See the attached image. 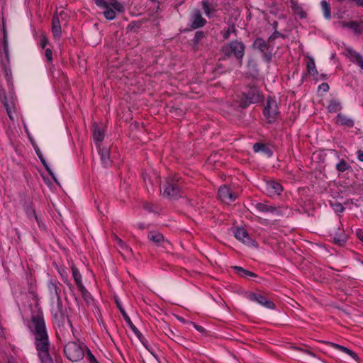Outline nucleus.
Returning a JSON list of instances; mask_svg holds the SVG:
<instances>
[{"mask_svg": "<svg viewBox=\"0 0 363 363\" xmlns=\"http://www.w3.org/2000/svg\"><path fill=\"white\" fill-rule=\"evenodd\" d=\"M53 321L57 327V334L61 341L67 342L73 335L71 321L67 318V309L63 306L60 295L56 298V307L52 311Z\"/></svg>", "mask_w": 363, "mask_h": 363, "instance_id": "1", "label": "nucleus"}, {"mask_svg": "<svg viewBox=\"0 0 363 363\" xmlns=\"http://www.w3.org/2000/svg\"><path fill=\"white\" fill-rule=\"evenodd\" d=\"M245 44L238 40H233L229 43L225 44L221 48V52L224 58H230L234 57L240 67L242 64V60L245 55Z\"/></svg>", "mask_w": 363, "mask_h": 363, "instance_id": "2", "label": "nucleus"}, {"mask_svg": "<svg viewBox=\"0 0 363 363\" xmlns=\"http://www.w3.org/2000/svg\"><path fill=\"white\" fill-rule=\"evenodd\" d=\"M86 345L79 341H68L64 346V353L66 357L72 362H79L84 357Z\"/></svg>", "mask_w": 363, "mask_h": 363, "instance_id": "3", "label": "nucleus"}, {"mask_svg": "<svg viewBox=\"0 0 363 363\" xmlns=\"http://www.w3.org/2000/svg\"><path fill=\"white\" fill-rule=\"evenodd\" d=\"M35 340L41 363H52V358L50 353V344L48 333L35 337Z\"/></svg>", "mask_w": 363, "mask_h": 363, "instance_id": "4", "label": "nucleus"}, {"mask_svg": "<svg viewBox=\"0 0 363 363\" xmlns=\"http://www.w3.org/2000/svg\"><path fill=\"white\" fill-rule=\"evenodd\" d=\"M28 327L35 337L48 333L43 314L41 311L38 310L35 313H32Z\"/></svg>", "mask_w": 363, "mask_h": 363, "instance_id": "5", "label": "nucleus"}, {"mask_svg": "<svg viewBox=\"0 0 363 363\" xmlns=\"http://www.w3.org/2000/svg\"><path fill=\"white\" fill-rule=\"evenodd\" d=\"M243 98L240 100V106L246 108L251 104H256L262 101V95L255 86H247L242 93Z\"/></svg>", "mask_w": 363, "mask_h": 363, "instance_id": "6", "label": "nucleus"}, {"mask_svg": "<svg viewBox=\"0 0 363 363\" xmlns=\"http://www.w3.org/2000/svg\"><path fill=\"white\" fill-rule=\"evenodd\" d=\"M181 187L178 180L168 177L163 186V196L169 199H177L180 196Z\"/></svg>", "mask_w": 363, "mask_h": 363, "instance_id": "7", "label": "nucleus"}, {"mask_svg": "<svg viewBox=\"0 0 363 363\" xmlns=\"http://www.w3.org/2000/svg\"><path fill=\"white\" fill-rule=\"evenodd\" d=\"M279 108L277 101L271 97L267 99V104L264 108V115L269 123L274 122L279 114Z\"/></svg>", "mask_w": 363, "mask_h": 363, "instance_id": "8", "label": "nucleus"}, {"mask_svg": "<svg viewBox=\"0 0 363 363\" xmlns=\"http://www.w3.org/2000/svg\"><path fill=\"white\" fill-rule=\"evenodd\" d=\"M252 205L254 206L257 211L261 213H269L274 216H280L281 214L279 208L269 205V202H256L255 203H252Z\"/></svg>", "mask_w": 363, "mask_h": 363, "instance_id": "9", "label": "nucleus"}, {"mask_svg": "<svg viewBox=\"0 0 363 363\" xmlns=\"http://www.w3.org/2000/svg\"><path fill=\"white\" fill-rule=\"evenodd\" d=\"M190 27L191 30H195L203 27L206 23V20L203 18L201 12L195 9L190 15Z\"/></svg>", "mask_w": 363, "mask_h": 363, "instance_id": "10", "label": "nucleus"}, {"mask_svg": "<svg viewBox=\"0 0 363 363\" xmlns=\"http://www.w3.org/2000/svg\"><path fill=\"white\" fill-rule=\"evenodd\" d=\"M218 196L223 202L226 203L234 201L237 198V196L226 185L221 186L219 188Z\"/></svg>", "mask_w": 363, "mask_h": 363, "instance_id": "11", "label": "nucleus"}, {"mask_svg": "<svg viewBox=\"0 0 363 363\" xmlns=\"http://www.w3.org/2000/svg\"><path fill=\"white\" fill-rule=\"evenodd\" d=\"M283 191L282 186L277 182L271 180L266 182L265 191L269 196L279 195Z\"/></svg>", "mask_w": 363, "mask_h": 363, "instance_id": "12", "label": "nucleus"}, {"mask_svg": "<svg viewBox=\"0 0 363 363\" xmlns=\"http://www.w3.org/2000/svg\"><path fill=\"white\" fill-rule=\"evenodd\" d=\"M147 238L150 241L153 242L158 246L166 247L167 245H169V242L164 239L163 235L157 231L149 232Z\"/></svg>", "mask_w": 363, "mask_h": 363, "instance_id": "13", "label": "nucleus"}, {"mask_svg": "<svg viewBox=\"0 0 363 363\" xmlns=\"http://www.w3.org/2000/svg\"><path fill=\"white\" fill-rule=\"evenodd\" d=\"M235 237L247 245H253L255 241L250 238L248 232L244 228H238L235 231Z\"/></svg>", "mask_w": 363, "mask_h": 363, "instance_id": "14", "label": "nucleus"}, {"mask_svg": "<svg viewBox=\"0 0 363 363\" xmlns=\"http://www.w3.org/2000/svg\"><path fill=\"white\" fill-rule=\"evenodd\" d=\"M249 298L252 301H257L267 308L274 309L275 308V304L267 299V298L263 295L252 293L250 294Z\"/></svg>", "mask_w": 363, "mask_h": 363, "instance_id": "15", "label": "nucleus"}, {"mask_svg": "<svg viewBox=\"0 0 363 363\" xmlns=\"http://www.w3.org/2000/svg\"><path fill=\"white\" fill-rule=\"evenodd\" d=\"M116 302L117 306H118L120 312L121 313L124 320H125V322L127 323L128 326L130 328L132 331L135 333V335H139L138 334L139 333V330L133 323V322L131 321L130 317L126 313L125 309L122 307V305L120 303V302L117 299L116 300Z\"/></svg>", "mask_w": 363, "mask_h": 363, "instance_id": "16", "label": "nucleus"}, {"mask_svg": "<svg viewBox=\"0 0 363 363\" xmlns=\"http://www.w3.org/2000/svg\"><path fill=\"white\" fill-rule=\"evenodd\" d=\"M336 123L349 128H352L354 125V121L343 113L337 114Z\"/></svg>", "mask_w": 363, "mask_h": 363, "instance_id": "17", "label": "nucleus"}, {"mask_svg": "<svg viewBox=\"0 0 363 363\" xmlns=\"http://www.w3.org/2000/svg\"><path fill=\"white\" fill-rule=\"evenodd\" d=\"M325 344L331 346L332 347L338 350L341 352H343L347 354H349L351 357H352L356 361H359V357L357 354L352 351L351 350L348 349L347 347H345L342 345H338L337 343L331 342H324Z\"/></svg>", "mask_w": 363, "mask_h": 363, "instance_id": "18", "label": "nucleus"}, {"mask_svg": "<svg viewBox=\"0 0 363 363\" xmlns=\"http://www.w3.org/2000/svg\"><path fill=\"white\" fill-rule=\"evenodd\" d=\"M52 31L55 38H59L61 35V26L59 17L55 14L52 21Z\"/></svg>", "mask_w": 363, "mask_h": 363, "instance_id": "19", "label": "nucleus"}, {"mask_svg": "<svg viewBox=\"0 0 363 363\" xmlns=\"http://www.w3.org/2000/svg\"><path fill=\"white\" fill-rule=\"evenodd\" d=\"M99 155L101 157V161L104 167H109L112 161L110 158V152L109 150L106 148H99Z\"/></svg>", "mask_w": 363, "mask_h": 363, "instance_id": "20", "label": "nucleus"}, {"mask_svg": "<svg viewBox=\"0 0 363 363\" xmlns=\"http://www.w3.org/2000/svg\"><path fill=\"white\" fill-rule=\"evenodd\" d=\"M252 47L254 50H257L260 52L269 49V45H268L266 41L262 38H257L255 39Z\"/></svg>", "mask_w": 363, "mask_h": 363, "instance_id": "21", "label": "nucleus"}, {"mask_svg": "<svg viewBox=\"0 0 363 363\" xmlns=\"http://www.w3.org/2000/svg\"><path fill=\"white\" fill-rule=\"evenodd\" d=\"M232 268L235 271V272L241 277L244 278H250V277H257V274L247 270L239 266H234Z\"/></svg>", "mask_w": 363, "mask_h": 363, "instance_id": "22", "label": "nucleus"}, {"mask_svg": "<svg viewBox=\"0 0 363 363\" xmlns=\"http://www.w3.org/2000/svg\"><path fill=\"white\" fill-rule=\"evenodd\" d=\"M327 109L330 113H337L342 109L341 103L337 99H332L330 101Z\"/></svg>", "mask_w": 363, "mask_h": 363, "instance_id": "23", "label": "nucleus"}, {"mask_svg": "<svg viewBox=\"0 0 363 363\" xmlns=\"http://www.w3.org/2000/svg\"><path fill=\"white\" fill-rule=\"evenodd\" d=\"M104 132L94 123L93 125V138L96 143H100L104 140Z\"/></svg>", "mask_w": 363, "mask_h": 363, "instance_id": "24", "label": "nucleus"}, {"mask_svg": "<svg viewBox=\"0 0 363 363\" xmlns=\"http://www.w3.org/2000/svg\"><path fill=\"white\" fill-rule=\"evenodd\" d=\"M351 60L356 63L362 69H363V57L355 51H350Z\"/></svg>", "mask_w": 363, "mask_h": 363, "instance_id": "25", "label": "nucleus"}, {"mask_svg": "<svg viewBox=\"0 0 363 363\" xmlns=\"http://www.w3.org/2000/svg\"><path fill=\"white\" fill-rule=\"evenodd\" d=\"M339 232L334 234L333 240L335 243L342 245L347 240V237L343 231L338 229Z\"/></svg>", "mask_w": 363, "mask_h": 363, "instance_id": "26", "label": "nucleus"}, {"mask_svg": "<svg viewBox=\"0 0 363 363\" xmlns=\"http://www.w3.org/2000/svg\"><path fill=\"white\" fill-rule=\"evenodd\" d=\"M321 8L325 18L330 19L331 18L330 6L325 0L320 2Z\"/></svg>", "mask_w": 363, "mask_h": 363, "instance_id": "27", "label": "nucleus"}, {"mask_svg": "<svg viewBox=\"0 0 363 363\" xmlns=\"http://www.w3.org/2000/svg\"><path fill=\"white\" fill-rule=\"evenodd\" d=\"M110 7L119 13H123L125 10L123 4L117 0H110Z\"/></svg>", "mask_w": 363, "mask_h": 363, "instance_id": "28", "label": "nucleus"}, {"mask_svg": "<svg viewBox=\"0 0 363 363\" xmlns=\"http://www.w3.org/2000/svg\"><path fill=\"white\" fill-rule=\"evenodd\" d=\"M72 275H73V278L74 279V281L77 284V286H80V285H82V276L79 272V270L77 269V268L75 267V266H72Z\"/></svg>", "mask_w": 363, "mask_h": 363, "instance_id": "29", "label": "nucleus"}, {"mask_svg": "<svg viewBox=\"0 0 363 363\" xmlns=\"http://www.w3.org/2000/svg\"><path fill=\"white\" fill-rule=\"evenodd\" d=\"M205 37V33L203 31H197L195 33L194 38L192 40L193 41V46L194 49H196L199 43L201 41V40Z\"/></svg>", "mask_w": 363, "mask_h": 363, "instance_id": "30", "label": "nucleus"}, {"mask_svg": "<svg viewBox=\"0 0 363 363\" xmlns=\"http://www.w3.org/2000/svg\"><path fill=\"white\" fill-rule=\"evenodd\" d=\"M77 287L80 291L84 300L86 302V303H89L90 301L91 300V296L90 293L86 289L83 284Z\"/></svg>", "mask_w": 363, "mask_h": 363, "instance_id": "31", "label": "nucleus"}, {"mask_svg": "<svg viewBox=\"0 0 363 363\" xmlns=\"http://www.w3.org/2000/svg\"><path fill=\"white\" fill-rule=\"evenodd\" d=\"M350 167H351L350 165L345 160H341L336 164V169L339 172H344L346 170L349 169Z\"/></svg>", "mask_w": 363, "mask_h": 363, "instance_id": "32", "label": "nucleus"}, {"mask_svg": "<svg viewBox=\"0 0 363 363\" xmlns=\"http://www.w3.org/2000/svg\"><path fill=\"white\" fill-rule=\"evenodd\" d=\"M307 70L309 74L315 76L318 74L313 59H310L307 63Z\"/></svg>", "mask_w": 363, "mask_h": 363, "instance_id": "33", "label": "nucleus"}, {"mask_svg": "<svg viewBox=\"0 0 363 363\" xmlns=\"http://www.w3.org/2000/svg\"><path fill=\"white\" fill-rule=\"evenodd\" d=\"M40 160L41 163L43 164V165L44 166V167L45 168L46 171L51 176L52 179L55 181V183L57 184L58 182H57L56 177H55L53 172H52L51 169L48 166L45 159L43 157V158H40Z\"/></svg>", "mask_w": 363, "mask_h": 363, "instance_id": "34", "label": "nucleus"}, {"mask_svg": "<svg viewBox=\"0 0 363 363\" xmlns=\"http://www.w3.org/2000/svg\"><path fill=\"white\" fill-rule=\"evenodd\" d=\"M104 15L107 20H113L116 18V11L109 7L104 11Z\"/></svg>", "mask_w": 363, "mask_h": 363, "instance_id": "35", "label": "nucleus"}, {"mask_svg": "<svg viewBox=\"0 0 363 363\" xmlns=\"http://www.w3.org/2000/svg\"><path fill=\"white\" fill-rule=\"evenodd\" d=\"M95 4L104 9H107L110 7V0L106 1V0H94Z\"/></svg>", "mask_w": 363, "mask_h": 363, "instance_id": "36", "label": "nucleus"}, {"mask_svg": "<svg viewBox=\"0 0 363 363\" xmlns=\"http://www.w3.org/2000/svg\"><path fill=\"white\" fill-rule=\"evenodd\" d=\"M24 210L29 218H35L37 220V216L34 208L29 204L24 206Z\"/></svg>", "mask_w": 363, "mask_h": 363, "instance_id": "37", "label": "nucleus"}, {"mask_svg": "<svg viewBox=\"0 0 363 363\" xmlns=\"http://www.w3.org/2000/svg\"><path fill=\"white\" fill-rule=\"evenodd\" d=\"M48 288L51 294H54L55 298H57V295L60 293L59 287L54 283H50Z\"/></svg>", "mask_w": 363, "mask_h": 363, "instance_id": "38", "label": "nucleus"}, {"mask_svg": "<svg viewBox=\"0 0 363 363\" xmlns=\"http://www.w3.org/2000/svg\"><path fill=\"white\" fill-rule=\"evenodd\" d=\"M262 53L263 60L267 63L271 62V61L272 60V51L269 50V49H267V50H264V52H262Z\"/></svg>", "mask_w": 363, "mask_h": 363, "instance_id": "39", "label": "nucleus"}, {"mask_svg": "<svg viewBox=\"0 0 363 363\" xmlns=\"http://www.w3.org/2000/svg\"><path fill=\"white\" fill-rule=\"evenodd\" d=\"M163 330L167 336H168L172 340H174L176 335L168 325H164Z\"/></svg>", "mask_w": 363, "mask_h": 363, "instance_id": "40", "label": "nucleus"}, {"mask_svg": "<svg viewBox=\"0 0 363 363\" xmlns=\"http://www.w3.org/2000/svg\"><path fill=\"white\" fill-rule=\"evenodd\" d=\"M86 359L89 363H99L97 359L95 358L94 355L91 352V351L87 348L86 349Z\"/></svg>", "mask_w": 363, "mask_h": 363, "instance_id": "41", "label": "nucleus"}, {"mask_svg": "<svg viewBox=\"0 0 363 363\" xmlns=\"http://www.w3.org/2000/svg\"><path fill=\"white\" fill-rule=\"evenodd\" d=\"M247 66L250 69L253 71H257V65L255 59L250 58L248 60Z\"/></svg>", "mask_w": 363, "mask_h": 363, "instance_id": "42", "label": "nucleus"}, {"mask_svg": "<svg viewBox=\"0 0 363 363\" xmlns=\"http://www.w3.org/2000/svg\"><path fill=\"white\" fill-rule=\"evenodd\" d=\"M346 26L350 27V28L353 29L355 32L359 31V26L355 21H352V22L347 23L346 24Z\"/></svg>", "mask_w": 363, "mask_h": 363, "instance_id": "43", "label": "nucleus"}, {"mask_svg": "<svg viewBox=\"0 0 363 363\" xmlns=\"http://www.w3.org/2000/svg\"><path fill=\"white\" fill-rule=\"evenodd\" d=\"M139 335H135L139 339V340L141 342V343L145 346L146 349L149 350L148 346H147V341L145 339V337L143 335V334L139 331Z\"/></svg>", "mask_w": 363, "mask_h": 363, "instance_id": "44", "label": "nucleus"}, {"mask_svg": "<svg viewBox=\"0 0 363 363\" xmlns=\"http://www.w3.org/2000/svg\"><path fill=\"white\" fill-rule=\"evenodd\" d=\"M143 208L148 212H155L154 205L151 203L145 202L143 204Z\"/></svg>", "mask_w": 363, "mask_h": 363, "instance_id": "45", "label": "nucleus"}, {"mask_svg": "<svg viewBox=\"0 0 363 363\" xmlns=\"http://www.w3.org/2000/svg\"><path fill=\"white\" fill-rule=\"evenodd\" d=\"M265 148V145L262 143H257L253 145V150L255 152H258Z\"/></svg>", "mask_w": 363, "mask_h": 363, "instance_id": "46", "label": "nucleus"}, {"mask_svg": "<svg viewBox=\"0 0 363 363\" xmlns=\"http://www.w3.org/2000/svg\"><path fill=\"white\" fill-rule=\"evenodd\" d=\"M280 36H281V33H279V31L276 30L269 36V38L268 39V42L272 41V40L278 38Z\"/></svg>", "mask_w": 363, "mask_h": 363, "instance_id": "47", "label": "nucleus"}, {"mask_svg": "<svg viewBox=\"0 0 363 363\" xmlns=\"http://www.w3.org/2000/svg\"><path fill=\"white\" fill-rule=\"evenodd\" d=\"M143 178L144 182H145V184L146 185V188L148 189L149 186H148V184H147V182H149V184H150V186H152V181L150 179V177L147 174H143Z\"/></svg>", "mask_w": 363, "mask_h": 363, "instance_id": "48", "label": "nucleus"}, {"mask_svg": "<svg viewBox=\"0 0 363 363\" xmlns=\"http://www.w3.org/2000/svg\"><path fill=\"white\" fill-rule=\"evenodd\" d=\"M45 55L48 61L51 62L52 60V52L50 48L45 50Z\"/></svg>", "mask_w": 363, "mask_h": 363, "instance_id": "49", "label": "nucleus"}, {"mask_svg": "<svg viewBox=\"0 0 363 363\" xmlns=\"http://www.w3.org/2000/svg\"><path fill=\"white\" fill-rule=\"evenodd\" d=\"M33 147H34L35 152L36 155H38V157H39V159L43 158L44 157H43L40 148L38 147V146L37 145H33Z\"/></svg>", "mask_w": 363, "mask_h": 363, "instance_id": "50", "label": "nucleus"}, {"mask_svg": "<svg viewBox=\"0 0 363 363\" xmlns=\"http://www.w3.org/2000/svg\"><path fill=\"white\" fill-rule=\"evenodd\" d=\"M191 324H192V325L194 326V328L197 330L200 333H204L205 332V329L204 328H203L202 326L201 325H196V323H191Z\"/></svg>", "mask_w": 363, "mask_h": 363, "instance_id": "51", "label": "nucleus"}, {"mask_svg": "<svg viewBox=\"0 0 363 363\" xmlns=\"http://www.w3.org/2000/svg\"><path fill=\"white\" fill-rule=\"evenodd\" d=\"M116 240H117V242H118V244L119 245V246H121L122 248L125 247L126 250H131L130 248H129L128 247H127L125 243L123 242V241L118 238H116Z\"/></svg>", "mask_w": 363, "mask_h": 363, "instance_id": "52", "label": "nucleus"}, {"mask_svg": "<svg viewBox=\"0 0 363 363\" xmlns=\"http://www.w3.org/2000/svg\"><path fill=\"white\" fill-rule=\"evenodd\" d=\"M344 210H345V208L343 207V206L342 204L338 203L336 205V208H335L336 212L342 213V212H343Z\"/></svg>", "mask_w": 363, "mask_h": 363, "instance_id": "53", "label": "nucleus"}, {"mask_svg": "<svg viewBox=\"0 0 363 363\" xmlns=\"http://www.w3.org/2000/svg\"><path fill=\"white\" fill-rule=\"evenodd\" d=\"M230 33H231V30L230 28H228L227 30H225L223 34V37L224 39H228L230 37Z\"/></svg>", "mask_w": 363, "mask_h": 363, "instance_id": "54", "label": "nucleus"}, {"mask_svg": "<svg viewBox=\"0 0 363 363\" xmlns=\"http://www.w3.org/2000/svg\"><path fill=\"white\" fill-rule=\"evenodd\" d=\"M356 234L357 238L363 242V231L358 230Z\"/></svg>", "mask_w": 363, "mask_h": 363, "instance_id": "55", "label": "nucleus"}, {"mask_svg": "<svg viewBox=\"0 0 363 363\" xmlns=\"http://www.w3.org/2000/svg\"><path fill=\"white\" fill-rule=\"evenodd\" d=\"M40 43H41V46L43 48H45L47 43H48V39L45 37H43L42 39H41V41H40Z\"/></svg>", "mask_w": 363, "mask_h": 363, "instance_id": "56", "label": "nucleus"}, {"mask_svg": "<svg viewBox=\"0 0 363 363\" xmlns=\"http://www.w3.org/2000/svg\"><path fill=\"white\" fill-rule=\"evenodd\" d=\"M357 158L359 161L363 162V151H362V150L357 151Z\"/></svg>", "mask_w": 363, "mask_h": 363, "instance_id": "57", "label": "nucleus"}, {"mask_svg": "<svg viewBox=\"0 0 363 363\" xmlns=\"http://www.w3.org/2000/svg\"><path fill=\"white\" fill-rule=\"evenodd\" d=\"M320 88H321L323 91H328V90L329 89V86H328V84L327 83H323V84L320 85Z\"/></svg>", "mask_w": 363, "mask_h": 363, "instance_id": "58", "label": "nucleus"}, {"mask_svg": "<svg viewBox=\"0 0 363 363\" xmlns=\"http://www.w3.org/2000/svg\"><path fill=\"white\" fill-rule=\"evenodd\" d=\"M300 350L303 351V352H305V353H306V354H309V355H311L312 357H315V354L313 352H311L310 350H303V349H300Z\"/></svg>", "mask_w": 363, "mask_h": 363, "instance_id": "59", "label": "nucleus"}, {"mask_svg": "<svg viewBox=\"0 0 363 363\" xmlns=\"http://www.w3.org/2000/svg\"><path fill=\"white\" fill-rule=\"evenodd\" d=\"M203 9L205 12L208 14L209 11V8L206 2H203Z\"/></svg>", "mask_w": 363, "mask_h": 363, "instance_id": "60", "label": "nucleus"}, {"mask_svg": "<svg viewBox=\"0 0 363 363\" xmlns=\"http://www.w3.org/2000/svg\"><path fill=\"white\" fill-rule=\"evenodd\" d=\"M4 106H5L6 108V111H7V113H8L9 116L10 117L11 119H12V116L11 115V111H10V109L9 108L8 104H4Z\"/></svg>", "mask_w": 363, "mask_h": 363, "instance_id": "61", "label": "nucleus"}, {"mask_svg": "<svg viewBox=\"0 0 363 363\" xmlns=\"http://www.w3.org/2000/svg\"><path fill=\"white\" fill-rule=\"evenodd\" d=\"M3 34H4V43H6V28H5L4 23H3Z\"/></svg>", "mask_w": 363, "mask_h": 363, "instance_id": "62", "label": "nucleus"}, {"mask_svg": "<svg viewBox=\"0 0 363 363\" xmlns=\"http://www.w3.org/2000/svg\"><path fill=\"white\" fill-rule=\"evenodd\" d=\"M359 6H363V0H353Z\"/></svg>", "mask_w": 363, "mask_h": 363, "instance_id": "63", "label": "nucleus"}, {"mask_svg": "<svg viewBox=\"0 0 363 363\" xmlns=\"http://www.w3.org/2000/svg\"><path fill=\"white\" fill-rule=\"evenodd\" d=\"M299 15H300L301 18H305V17L306 16V12H304V11H301L300 12Z\"/></svg>", "mask_w": 363, "mask_h": 363, "instance_id": "64", "label": "nucleus"}]
</instances>
